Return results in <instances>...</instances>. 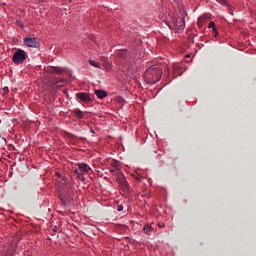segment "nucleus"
<instances>
[{
	"mask_svg": "<svg viewBox=\"0 0 256 256\" xmlns=\"http://www.w3.org/2000/svg\"><path fill=\"white\" fill-rule=\"evenodd\" d=\"M24 58H26L24 50H18L14 52V58H12V61H14V64L21 65V63H24Z\"/></svg>",
	"mask_w": 256,
	"mask_h": 256,
	"instance_id": "nucleus-3",
	"label": "nucleus"
},
{
	"mask_svg": "<svg viewBox=\"0 0 256 256\" xmlns=\"http://www.w3.org/2000/svg\"><path fill=\"white\" fill-rule=\"evenodd\" d=\"M51 73H54V74L65 73V69L61 67H51Z\"/></svg>",
	"mask_w": 256,
	"mask_h": 256,
	"instance_id": "nucleus-8",
	"label": "nucleus"
},
{
	"mask_svg": "<svg viewBox=\"0 0 256 256\" xmlns=\"http://www.w3.org/2000/svg\"><path fill=\"white\" fill-rule=\"evenodd\" d=\"M172 26L176 27V30L183 31V28H185L183 18H172Z\"/></svg>",
	"mask_w": 256,
	"mask_h": 256,
	"instance_id": "nucleus-5",
	"label": "nucleus"
},
{
	"mask_svg": "<svg viewBox=\"0 0 256 256\" xmlns=\"http://www.w3.org/2000/svg\"><path fill=\"white\" fill-rule=\"evenodd\" d=\"M153 231V228L152 227H149V225H145L143 226V233L149 235V232Z\"/></svg>",
	"mask_w": 256,
	"mask_h": 256,
	"instance_id": "nucleus-13",
	"label": "nucleus"
},
{
	"mask_svg": "<svg viewBox=\"0 0 256 256\" xmlns=\"http://www.w3.org/2000/svg\"><path fill=\"white\" fill-rule=\"evenodd\" d=\"M209 29L213 30V35H216V24L209 22Z\"/></svg>",
	"mask_w": 256,
	"mask_h": 256,
	"instance_id": "nucleus-15",
	"label": "nucleus"
},
{
	"mask_svg": "<svg viewBox=\"0 0 256 256\" xmlns=\"http://www.w3.org/2000/svg\"><path fill=\"white\" fill-rule=\"evenodd\" d=\"M65 83V79L54 80V87H61V84Z\"/></svg>",
	"mask_w": 256,
	"mask_h": 256,
	"instance_id": "nucleus-12",
	"label": "nucleus"
},
{
	"mask_svg": "<svg viewBox=\"0 0 256 256\" xmlns=\"http://www.w3.org/2000/svg\"><path fill=\"white\" fill-rule=\"evenodd\" d=\"M73 175H77V179L83 181V174H80L79 172H73Z\"/></svg>",
	"mask_w": 256,
	"mask_h": 256,
	"instance_id": "nucleus-16",
	"label": "nucleus"
},
{
	"mask_svg": "<svg viewBox=\"0 0 256 256\" xmlns=\"http://www.w3.org/2000/svg\"><path fill=\"white\" fill-rule=\"evenodd\" d=\"M124 210V206L117 205V212Z\"/></svg>",
	"mask_w": 256,
	"mask_h": 256,
	"instance_id": "nucleus-18",
	"label": "nucleus"
},
{
	"mask_svg": "<svg viewBox=\"0 0 256 256\" xmlns=\"http://www.w3.org/2000/svg\"><path fill=\"white\" fill-rule=\"evenodd\" d=\"M77 99L84 103L91 102V96L87 95V93H77Z\"/></svg>",
	"mask_w": 256,
	"mask_h": 256,
	"instance_id": "nucleus-7",
	"label": "nucleus"
},
{
	"mask_svg": "<svg viewBox=\"0 0 256 256\" xmlns=\"http://www.w3.org/2000/svg\"><path fill=\"white\" fill-rule=\"evenodd\" d=\"M77 169L78 170L73 171V173L77 172V173L87 174V173L91 172V167H88L87 164H78Z\"/></svg>",
	"mask_w": 256,
	"mask_h": 256,
	"instance_id": "nucleus-6",
	"label": "nucleus"
},
{
	"mask_svg": "<svg viewBox=\"0 0 256 256\" xmlns=\"http://www.w3.org/2000/svg\"><path fill=\"white\" fill-rule=\"evenodd\" d=\"M127 57V50H117V58L124 59Z\"/></svg>",
	"mask_w": 256,
	"mask_h": 256,
	"instance_id": "nucleus-9",
	"label": "nucleus"
},
{
	"mask_svg": "<svg viewBox=\"0 0 256 256\" xmlns=\"http://www.w3.org/2000/svg\"><path fill=\"white\" fill-rule=\"evenodd\" d=\"M90 132H91V134H94V130H91Z\"/></svg>",
	"mask_w": 256,
	"mask_h": 256,
	"instance_id": "nucleus-21",
	"label": "nucleus"
},
{
	"mask_svg": "<svg viewBox=\"0 0 256 256\" xmlns=\"http://www.w3.org/2000/svg\"><path fill=\"white\" fill-rule=\"evenodd\" d=\"M8 93V89L6 87H3V94Z\"/></svg>",
	"mask_w": 256,
	"mask_h": 256,
	"instance_id": "nucleus-19",
	"label": "nucleus"
},
{
	"mask_svg": "<svg viewBox=\"0 0 256 256\" xmlns=\"http://www.w3.org/2000/svg\"><path fill=\"white\" fill-rule=\"evenodd\" d=\"M23 44H25V47L39 48V42L35 41V38H25Z\"/></svg>",
	"mask_w": 256,
	"mask_h": 256,
	"instance_id": "nucleus-4",
	"label": "nucleus"
},
{
	"mask_svg": "<svg viewBox=\"0 0 256 256\" xmlns=\"http://www.w3.org/2000/svg\"><path fill=\"white\" fill-rule=\"evenodd\" d=\"M16 25H18V27H24V24H21V22H18Z\"/></svg>",
	"mask_w": 256,
	"mask_h": 256,
	"instance_id": "nucleus-20",
	"label": "nucleus"
},
{
	"mask_svg": "<svg viewBox=\"0 0 256 256\" xmlns=\"http://www.w3.org/2000/svg\"><path fill=\"white\" fill-rule=\"evenodd\" d=\"M95 97H97L99 99H104L105 98V91L95 90Z\"/></svg>",
	"mask_w": 256,
	"mask_h": 256,
	"instance_id": "nucleus-10",
	"label": "nucleus"
},
{
	"mask_svg": "<svg viewBox=\"0 0 256 256\" xmlns=\"http://www.w3.org/2000/svg\"><path fill=\"white\" fill-rule=\"evenodd\" d=\"M73 115L77 116V119H83V112L78 109H73Z\"/></svg>",
	"mask_w": 256,
	"mask_h": 256,
	"instance_id": "nucleus-11",
	"label": "nucleus"
},
{
	"mask_svg": "<svg viewBox=\"0 0 256 256\" xmlns=\"http://www.w3.org/2000/svg\"><path fill=\"white\" fill-rule=\"evenodd\" d=\"M118 170H120V162H116V160H110V173L117 175V184L127 189V181L124 180V174L120 173Z\"/></svg>",
	"mask_w": 256,
	"mask_h": 256,
	"instance_id": "nucleus-1",
	"label": "nucleus"
},
{
	"mask_svg": "<svg viewBox=\"0 0 256 256\" xmlns=\"http://www.w3.org/2000/svg\"><path fill=\"white\" fill-rule=\"evenodd\" d=\"M40 2H43V0H40Z\"/></svg>",
	"mask_w": 256,
	"mask_h": 256,
	"instance_id": "nucleus-22",
	"label": "nucleus"
},
{
	"mask_svg": "<svg viewBox=\"0 0 256 256\" xmlns=\"http://www.w3.org/2000/svg\"><path fill=\"white\" fill-rule=\"evenodd\" d=\"M217 3H219L220 5H227V0H217Z\"/></svg>",
	"mask_w": 256,
	"mask_h": 256,
	"instance_id": "nucleus-17",
	"label": "nucleus"
},
{
	"mask_svg": "<svg viewBox=\"0 0 256 256\" xmlns=\"http://www.w3.org/2000/svg\"><path fill=\"white\" fill-rule=\"evenodd\" d=\"M88 64L91 65V67L100 68V64L98 62H94V60H88Z\"/></svg>",
	"mask_w": 256,
	"mask_h": 256,
	"instance_id": "nucleus-14",
	"label": "nucleus"
},
{
	"mask_svg": "<svg viewBox=\"0 0 256 256\" xmlns=\"http://www.w3.org/2000/svg\"><path fill=\"white\" fill-rule=\"evenodd\" d=\"M147 80L150 85L156 84L157 81H161V69L147 68Z\"/></svg>",
	"mask_w": 256,
	"mask_h": 256,
	"instance_id": "nucleus-2",
	"label": "nucleus"
}]
</instances>
